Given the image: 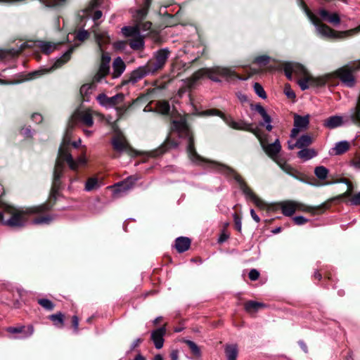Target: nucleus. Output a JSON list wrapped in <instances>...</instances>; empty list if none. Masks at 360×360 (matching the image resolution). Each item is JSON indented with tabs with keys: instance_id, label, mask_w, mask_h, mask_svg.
I'll return each mask as SVG.
<instances>
[{
	"instance_id": "obj_1",
	"label": "nucleus",
	"mask_w": 360,
	"mask_h": 360,
	"mask_svg": "<svg viewBox=\"0 0 360 360\" xmlns=\"http://www.w3.org/2000/svg\"><path fill=\"white\" fill-rule=\"evenodd\" d=\"M71 139L69 135V129L65 132L62 143L58 149V158L53 171V179L51 195L56 198L60 188V179L62 176L64 169V162H65L70 169L76 171L79 167L85 165L87 160L84 155H80L75 160L71 154Z\"/></svg>"
},
{
	"instance_id": "obj_2",
	"label": "nucleus",
	"mask_w": 360,
	"mask_h": 360,
	"mask_svg": "<svg viewBox=\"0 0 360 360\" xmlns=\"http://www.w3.org/2000/svg\"><path fill=\"white\" fill-rule=\"evenodd\" d=\"M92 32L94 34V37L98 46V51L101 53L98 70L94 77V81L101 82L103 79L110 72L111 58L108 53L104 52L103 49L104 44L109 43L110 37L106 32H100L94 27L92 28Z\"/></svg>"
},
{
	"instance_id": "obj_3",
	"label": "nucleus",
	"mask_w": 360,
	"mask_h": 360,
	"mask_svg": "<svg viewBox=\"0 0 360 360\" xmlns=\"http://www.w3.org/2000/svg\"><path fill=\"white\" fill-rule=\"evenodd\" d=\"M47 205L42 204L37 206L22 207L13 212L11 217L4 219L3 213L0 212V222L11 227H22L26 224L30 215L37 214L48 210Z\"/></svg>"
},
{
	"instance_id": "obj_4",
	"label": "nucleus",
	"mask_w": 360,
	"mask_h": 360,
	"mask_svg": "<svg viewBox=\"0 0 360 360\" xmlns=\"http://www.w3.org/2000/svg\"><path fill=\"white\" fill-rule=\"evenodd\" d=\"M306 14L311 22L315 26L317 34L321 37L327 39H342L355 34V30H354V29L337 32L329 26L321 23L318 18L310 11L306 10Z\"/></svg>"
},
{
	"instance_id": "obj_5",
	"label": "nucleus",
	"mask_w": 360,
	"mask_h": 360,
	"mask_svg": "<svg viewBox=\"0 0 360 360\" xmlns=\"http://www.w3.org/2000/svg\"><path fill=\"white\" fill-rule=\"evenodd\" d=\"M96 115H98V114L89 108L75 111L68 122L65 132L69 129V135L71 137L72 129L77 124L91 127L94 123V118Z\"/></svg>"
},
{
	"instance_id": "obj_6",
	"label": "nucleus",
	"mask_w": 360,
	"mask_h": 360,
	"mask_svg": "<svg viewBox=\"0 0 360 360\" xmlns=\"http://www.w3.org/2000/svg\"><path fill=\"white\" fill-rule=\"evenodd\" d=\"M360 70V62L356 65H345L340 68L333 72L328 73L327 75H332L333 76L330 78V82L338 77L341 81L342 84L349 88H353L355 86L356 80L354 76V72Z\"/></svg>"
},
{
	"instance_id": "obj_7",
	"label": "nucleus",
	"mask_w": 360,
	"mask_h": 360,
	"mask_svg": "<svg viewBox=\"0 0 360 360\" xmlns=\"http://www.w3.org/2000/svg\"><path fill=\"white\" fill-rule=\"evenodd\" d=\"M200 114L202 115H206V116H212V115L219 116L226 122V124L228 126H229L230 127H231L234 129L251 131L254 134H255L257 136H258L257 130L254 129L252 127L251 124H248V123L244 122L243 121L236 122L231 117L226 116L221 112H220L216 109L205 110V111L202 112Z\"/></svg>"
},
{
	"instance_id": "obj_8",
	"label": "nucleus",
	"mask_w": 360,
	"mask_h": 360,
	"mask_svg": "<svg viewBox=\"0 0 360 360\" xmlns=\"http://www.w3.org/2000/svg\"><path fill=\"white\" fill-rule=\"evenodd\" d=\"M214 165L217 167L219 171L221 172V174L226 176H233L236 182L239 184L240 188L247 198H249L253 201L257 197L252 192V191L248 187L241 176L237 174L233 169L224 164L215 163Z\"/></svg>"
},
{
	"instance_id": "obj_9",
	"label": "nucleus",
	"mask_w": 360,
	"mask_h": 360,
	"mask_svg": "<svg viewBox=\"0 0 360 360\" xmlns=\"http://www.w3.org/2000/svg\"><path fill=\"white\" fill-rule=\"evenodd\" d=\"M170 54L168 48L160 49L153 53V60H149L146 64L155 75L165 67Z\"/></svg>"
},
{
	"instance_id": "obj_10",
	"label": "nucleus",
	"mask_w": 360,
	"mask_h": 360,
	"mask_svg": "<svg viewBox=\"0 0 360 360\" xmlns=\"http://www.w3.org/2000/svg\"><path fill=\"white\" fill-rule=\"evenodd\" d=\"M204 74L207 75L211 80L215 82H221L219 77L226 79H231L237 77L235 72L229 68L216 66L212 68H207L202 70Z\"/></svg>"
},
{
	"instance_id": "obj_11",
	"label": "nucleus",
	"mask_w": 360,
	"mask_h": 360,
	"mask_svg": "<svg viewBox=\"0 0 360 360\" xmlns=\"http://www.w3.org/2000/svg\"><path fill=\"white\" fill-rule=\"evenodd\" d=\"M180 134L181 136H184L186 139L187 153L190 160L195 164H200L202 162L206 161L195 151L194 148L193 136L189 129L186 126H184L180 131Z\"/></svg>"
},
{
	"instance_id": "obj_12",
	"label": "nucleus",
	"mask_w": 360,
	"mask_h": 360,
	"mask_svg": "<svg viewBox=\"0 0 360 360\" xmlns=\"http://www.w3.org/2000/svg\"><path fill=\"white\" fill-rule=\"evenodd\" d=\"M332 75H324L318 77H314L311 75H307L304 76L302 79L298 81V84L302 91H304L310 86H323L330 82V78Z\"/></svg>"
},
{
	"instance_id": "obj_13",
	"label": "nucleus",
	"mask_w": 360,
	"mask_h": 360,
	"mask_svg": "<svg viewBox=\"0 0 360 360\" xmlns=\"http://www.w3.org/2000/svg\"><path fill=\"white\" fill-rule=\"evenodd\" d=\"M73 51V47L70 48L62 56L59 58H57L54 63L49 68H43L36 71L32 72L31 75V79L36 78L39 76L43 75L44 74L49 73L56 69H58L63 66L65 63H67L70 59L71 53Z\"/></svg>"
},
{
	"instance_id": "obj_14",
	"label": "nucleus",
	"mask_w": 360,
	"mask_h": 360,
	"mask_svg": "<svg viewBox=\"0 0 360 360\" xmlns=\"http://www.w3.org/2000/svg\"><path fill=\"white\" fill-rule=\"evenodd\" d=\"M154 74L149 68L148 65L146 63L143 65L139 66L134 69L130 73L129 78L123 81V84H135L139 81L141 80L146 76L153 75Z\"/></svg>"
},
{
	"instance_id": "obj_15",
	"label": "nucleus",
	"mask_w": 360,
	"mask_h": 360,
	"mask_svg": "<svg viewBox=\"0 0 360 360\" xmlns=\"http://www.w3.org/2000/svg\"><path fill=\"white\" fill-rule=\"evenodd\" d=\"M260 141L261 146L266 154L274 162L279 160L278 154L281 150V145L278 139H276L272 143H266L259 136H257Z\"/></svg>"
},
{
	"instance_id": "obj_16",
	"label": "nucleus",
	"mask_w": 360,
	"mask_h": 360,
	"mask_svg": "<svg viewBox=\"0 0 360 360\" xmlns=\"http://www.w3.org/2000/svg\"><path fill=\"white\" fill-rule=\"evenodd\" d=\"M283 70L285 76L289 79H292V75L293 73L300 77H304L308 75L307 69L302 65L293 62L284 63Z\"/></svg>"
},
{
	"instance_id": "obj_17",
	"label": "nucleus",
	"mask_w": 360,
	"mask_h": 360,
	"mask_svg": "<svg viewBox=\"0 0 360 360\" xmlns=\"http://www.w3.org/2000/svg\"><path fill=\"white\" fill-rule=\"evenodd\" d=\"M309 124V115L300 116L295 114L294 115V127L291 130L290 137L295 138L301 131L307 129Z\"/></svg>"
},
{
	"instance_id": "obj_18",
	"label": "nucleus",
	"mask_w": 360,
	"mask_h": 360,
	"mask_svg": "<svg viewBox=\"0 0 360 360\" xmlns=\"http://www.w3.org/2000/svg\"><path fill=\"white\" fill-rule=\"evenodd\" d=\"M96 98L101 105L110 108L122 103L124 99V95L123 94H117L112 97H108L105 94H101Z\"/></svg>"
},
{
	"instance_id": "obj_19",
	"label": "nucleus",
	"mask_w": 360,
	"mask_h": 360,
	"mask_svg": "<svg viewBox=\"0 0 360 360\" xmlns=\"http://www.w3.org/2000/svg\"><path fill=\"white\" fill-rule=\"evenodd\" d=\"M6 330L11 334H20V336L14 338L25 339L32 336L34 333V327L32 325L25 326L20 325L18 326H10L6 328Z\"/></svg>"
},
{
	"instance_id": "obj_20",
	"label": "nucleus",
	"mask_w": 360,
	"mask_h": 360,
	"mask_svg": "<svg viewBox=\"0 0 360 360\" xmlns=\"http://www.w3.org/2000/svg\"><path fill=\"white\" fill-rule=\"evenodd\" d=\"M281 209L282 210V213L285 216H292L297 210H305L304 205L300 202L296 201H284L281 204Z\"/></svg>"
},
{
	"instance_id": "obj_21",
	"label": "nucleus",
	"mask_w": 360,
	"mask_h": 360,
	"mask_svg": "<svg viewBox=\"0 0 360 360\" xmlns=\"http://www.w3.org/2000/svg\"><path fill=\"white\" fill-rule=\"evenodd\" d=\"M134 183V181L132 180V178L129 177L126 181L117 184L113 191V197L118 198L122 197L123 195L127 194V192L133 187Z\"/></svg>"
},
{
	"instance_id": "obj_22",
	"label": "nucleus",
	"mask_w": 360,
	"mask_h": 360,
	"mask_svg": "<svg viewBox=\"0 0 360 360\" xmlns=\"http://www.w3.org/2000/svg\"><path fill=\"white\" fill-rule=\"evenodd\" d=\"M111 143L113 148L119 153H122L130 148L129 143L122 134H118L114 136L111 141Z\"/></svg>"
},
{
	"instance_id": "obj_23",
	"label": "nucleus",
	"mask_w": 360,
	"mask_h": 360,
	"mask_svg": "<svg viewBox=\"0 0 360 360\" xmlns=\"http://www.w3.org/2000/svg\"><path fill=\"white\" fill-rule=\"evenodd\" d=\"M166 333L165 326L160 327L151 332V340H153L156 349H160L164 345V335Z\"/></svg>"
},
{
	"instance_id": "obj_24",
	"label": "nucleus",
	"mask_w": 360,
	"mask_h": 360,
	"mask_svg": "<svg viewBox=\"0 0 360 360\" xmlns=\"http://www.w3.org/2000/svg\"><path fill=\"white\" fill-rule=\"evenodd\" d=\"M151 2L152 0H144L143 7L136 10L132 13L133 20L135 23H138L145 20L148 15V9L150 6Z\"/></svg>"
},
{
	"instance_id": "obj_25",
	"label": "nucleus",
	"mask_w": 360,
	"mask_h": 360,
	"mask_svg": "<svg viewBox=\"0 0 360 360\" xmlns=\"http://www.w3.org/2000/svg\"><path fill=\"white\" fill-rule=\"evenodd\" d=\"M348 121L350 122L349 117L345 121L342 116L333 115L324 120L323 126L328 129H332L343 125Z\"/></svg>"
},
{
	"instance_id": "obj_26",
	"label": "nucleus",
	"mask_w": 360,
	"mask_h": 360,
	"mask_svg": "<svg viewBox=\"0 0 360 360\" xmlns=\"http://www.w3.org/2000/svg\"><path fill=\"white\" fill-rule=\"evenodd\" d=\"M345 181L347 185V190L344 193L340 195L339 198H342L351 197V198L349 199L350 205H360V191L358 193L352 196V191H353V186L349 181H346V180Z\"/></svg>"
},
{
	"instance_id": "obj_27",
	"label": "nucleus",
	"mask_w": 360,
	"mask_h": 360,
	"mask_svg": "<svg viewBox=\"0 0 360 360\" xmlns=\"http://www.w3.org/2000/svg\"><path fill=\"white\" fill-rule=\"evenodd\" d=\"M100 4V0H92V1L90 3V5L88 8H86L84 12L86 13V15H92V19L95 22V26L98 27V24L96 22V21L100 19L102 17V12L101 11H96L92 14V11L94 8L97 7Z\"/></svg>"
},
{
	"instance_id": "obj_28",
	"label": "nucleus",
	"mask_w": 360,
	"mask_h": 360,
	"mask_svg": "<svg viewBox=\"0 0 360 360\" xmlns=\"http://www.w3.org/2000/svg\"><path fill=\"white\" fill-rule=\"evenodd\" d=\"M319 15L323 20L327 21L333 25H336L340 22V18L336 13H330L326 9L321 8L319 11Z\"/></svg>"
},
{
	"instance_id": "obj_29",
	"label": "nucleus",
	"mask_w": 360,
	"mask_h": 360,
	"mask_svg": "<svg viewBox=\"0 0 360 360\" xmlns=\"http://www.w3.org/2000/svg\"><path fill=\"white\" fill-rule=\"evenodd\" d=\"M126 69V65L120 57H117L112 62V78H118Z\"/></svg>"
},
{
	"instance_id": "obj_30",
	"label": "nucleus",
	"mask_w": 360,
	"mask_h": 360,
	"mask_svg": "<svg viewBox=\"0 0 360 360\" xmlns=\"http://www.w3.org/2000/svg\"><path fill=\"white\" fill-rule=\"evenodd\" d=\"M350 148V143L347 141L337 142L335 146L329 151L330 155H339L347 152Z\"/></svg>"
},
{
	"instance_id": "obj_31",
	"label": "nucleus",
	"mask_w": 360,
	"mask_h": 360,
	"mask_svg": "<svg viewBox=\"0 0 360 360\" xmlns=\"http://www.w3.org/2000/svg\"><path fill=\"white\" fill-rule=\"evenodd\" d=\"M255 110L262 117L264 120V122L261 123V125L266 124V129L267 131H270L272 130L271 117L267 114L266 110L263 106L259 104L255 105Z\"/></svg>"
},
{
	"instance_id": "obj_32",
	"label": "nucleus",
	"mask_w": 360,
	"mask_h": 360,
	"mask_svg": "<svg viewBox=\"0 0 360 360\" xmlns=\"http://www.w3.org/2000/svg\"><path fill=\"white\" fill-rule=\"evenodd\" d=\"M36 46L40 49V50L45 54H49L54 51L58 45V44L39 40L35 42Z\"/></svg>"
},
{
	"instance_id": "obj_33",
	"label": "nucleus",
	"mask_w": 360,
	"mask_h": 360,
	"mask_svg": "<svg viewBox=\"0 0 360 360\" xmlns=\"http://www.w3.org/2000/svg\"><path fill=\"white\" fill-rule=\"evenodd\" d=\"M191 245V240L187 237L180 236L175 240V248L178 252H184L188 250Z\"/></svg>"
},
{
	"instance_id": "obj_34",
	"label": "nucleus",
	"mask_w": 360,
	"mask_h": 360,
	"mask_svg": "<svg viewBox=\"0 0 360 360\" xmlns=\"http://www.w3.org/2000/svg\"><path fill=\"white\" fill-rule=\"evenodd\" d=\"M128 44L131 49L133 50H141L144 48V35L143 34H139L136 37H132L131 39H129Z\"/></svg>"
},
{
	"instance_id": "obj_35",
	"label": "nucleus",
	"mask_w": 360,
	"mask_h": 360,
	"mask_svg": "<svg viewBox=\"0 0 360 360\" xmlns=\"http://www.w3.org/2000/svg\"><path fill=\"white\" fill-rule=\"evenodd\" d=\"M317 155V152L314 148H302L297 153V157L304 162L308 161Z\"/></svg>"
},
{
	"instance_id": "obj_36",
	"label": "nucleus",
	"mask_w": 360,
	"mask_h": 360,
	"mask_svg": "<svg viewBox=\"0 0 360 360\" xmlns=\"http://www.w3.org/2000/svg\"><path fill=\"white\" fill-rule=\"evenodd\" d=\"M224 351L227 360H236L238 354V349L236 344L226 345Z\"/></svg>"
},
{
	"instance_id": "obj_37",
	"label": "nucleus",
	"mask_w": 360,
	"mask_h": 360,
	"mask_svg": "<svg viewBox=\"0 0 360 360\" xmlns=\"http://www.w3.org/2000/svg\"><path fill=\"white\" fill-rule=\"evenodd\" d=\"M122 33L127 37H134L140 34L139 25L134 22L133 26H125L122 28Z\"/></svg>"
},
{
	"instance_id": "obj_38",
	"label": "nucleus",
	"mask_w": 360,
	"mask_h": 360,
	"mask_svg": "<svg viewBox=\"0 0 360 360\" xmlns=\"http://www.w3.org/2000/svg\"><path fill=\"white\" fill-rule=\"evenodd\" d=\"M297 148L302 149L311 145L313 142V139L309 134H304L297 140Z\"/></svg>"
},
{
	"instance_id": "obj_39",
	"label": "nucleus",
	"mask_w": 360,
	"mask_h": 360,
	"mask_svg": "<svg viewBox=\"0 0 360 360\" xmlns=\"http://www.w3.org/2000/svg\"><path fill=\"white\" fill-rule=\"evenodd\" d=\"M264 304L261 302L255 301H249L245 303V309L249 313H254L258 311L260 307H264Z\"/></svg>"
},
{
	"instance_id": "obj_40",
	"label": "nucleus",
	"mask_w": 360,
	"mask_h": 360,
	"mask_svg": "<svg viewBox=\"0 0 360 360\" xmlns=\"http://www.w3.org/2000/svg\"><path fill=\"white\" fill-rule=\"evenodd\" d=\"M280 168L285 172L286 174L289 175H293V172H295V169L292 167L289 164L285 162L283 159L280 158L279 160L275 162Z\"/></svg>"
},
{
	"instance_id": "obj_41",
	"label": "nucleus",
	"mask_w": 360,
	"mask_h": 360,
	"mask_svg": "<svg viewBox=\"0 0 360 360\" xmlns=\"http://www.w3.org/2000/svg\"><path fill=\"white\" fill-rule=\"evenodd\" d=\"M49 319L53 322V324L58 327L62 328L64 324V316L62 313L59 312L56 314H52Z\"/></svg>"
},
{
	"instance_id": "obj_42",
	"label": "nucleus",
	"mask_w": 360,
	"mask_h": 360,
	"mask_svg": "<svg viewBox=\"0 0 360 360\" xmlns=\"http://www.w3.org/2000/svg\"><path fill=\"white\" fill-rule=\"evenodd\" d=\"M157 110L163 115H167L169 112L170 105L167 101H158L156 104Z\"/></svg>"
},
{
	"instance_id": "obj_43",
	"label": "nucleus",
	"mask_w": 360,
	"mask_h": 360,
	"mask_svg": "<svg viewBox=\"0 0 360 360\" xmlns=\"http://www.w3.org/2000/svg\"><path fill=\"white\" fill-rule=\"evenodd\" d=\"M316 177L321 180L326 179L328 174V169L323 166H318L314 169Z\"/></svg>"
},
{
	"instance_id": "obj_44",
	"label": "nucleus",
	"mask_w": 360,
	"mask_h": 360,
	"mask_svg": "<svg viewBox=\"0 0 360 360\" xmlns=\"http://www.w3.org/2000/svg\"><path fill=\"white\" fill-rule=\"evenodd\" d=\"M55 219L54 216L52 215H46L41 217H38L34 219L32 221L34 224H49L51 221H53Z\"/></svg>"
},
{
	"instance_id": "obj_45",
	"label": "nucleus",
	"mask_w": 360,
	"mask_h": 360,
	"mask_svg": "<svg viewBox=\"0 0 360 360\" xmlns=\"http://www.w3.org/2000/svg\"><path fill=\"white\" fill-rule=\"evenodd\" d=\"M99 187L98 181L96 178L92 177L89 178L85 184V191H91L92 190L96 189Z\"/></svg>"
},
{
	"instance_id": "obj_46",
	"label": "nucleus",
	"mask_w": 360,
	"mask_h": 360,
	"mask_svg": "<svg viewBox=\"0 0 360 360\" xmlns=\"http://www.w3.org/2000/svg\"><path fill=\"white\" fill-rule=\"evenodd\" d=\"M184 342L188 345L192 353L196 356H201V351L199 347L193 342L189 340H185Z\"/></svg>"
},
{
	"instance_id": "obj_47",
	"label": "nucleus",
	"mask_w": 360,
	"mask_h": 360,
	"mask_svg": "<svg viewBox=\"0 0 360 360\" xmlns=\"http://www.w3.org/2000/svg\"><path fill=\"white\" fill-rule=\"evenodd\" d=\"M253 88L255 90V92L259 98H261L262 99H265L266 98V92H265L263 86L260 84L255 82L253 85Z\"/></svg>"
},
{
	"instance_id": "obj_48",
	"label": "nucleus",
	"mask_w": 360,
	"mask_h": 360,
	"mask_svg": "<svg viewBox=\"0 0 360 360\" xmlns=\"http://www.w3.org/2000/svg\"><path fill=\"white\" fill-rule=\"evenodd\" d=\"M79 91L82 96H83L84 101H88V98H86L85 97H87L91 94V85L89 84H85L82 85L80 88Z\"/></svg>"
},
{
	"instance_id": "obj_49",
	"label": "nucleus",
	"mask_w": 360,
	"mask_h": 360,
	"mask_svg": "<svg viewBox=\"0 0 360 360\" xmlns=\"http://www.w3.org/2000/svg\"><path fill=\"white\" fill-rule=\"evenodd\" d=\"M38 303L45 309L51 311L54 308V304L48 299H39Z\"/></svg>"
},
{
	"instance_id": "obj_50",
	"label": "nucleus",
	"mask_w": 360,
	"mask_h": 360,
	"mask_svg": "<svg viewBox=\"0 0 360 360\" xmlns=\"http://www.w3.org/2000/svg\"><path fill=\"white\" fill-rule=\"evenodd\" d=\"M136 25H139L140 33L150 30L152 26V23L150 21L143 20L136 23Z\"/></svg>"
},
{
	"instance_id": "obj_51",
	"label": "nucleus",
	"mask_w": 360,
	"mask_h": 360,
	"mask_svg": "<svg viewBox=\"0 0 360 360\" xmlns=\"http://www.w3.org/2000/svg\"><path fill=\"white\" fill-rule=\"evenodd\" d=\"M65 1L66 0H43V2L46 6L53 7L63 4Z\"/></svg>"
},
{
	"instance_id": "obj_52",
	"label": "nucleus",
	"mask_w": 360,
	"mask_h": 360,
	"mask_svg": "<svg viewBox=\"0 0 360 360\" xmlns=\"http://www.w3.org/2000/svg\"><path fill=\"white\" fill-rule=\"evenodd\" d=\"M270 58L268 56H261L255 59V62L260 65H264L269 63Z\"/></svg>"
},
{
	"instance_id": "obj_53",
	"label": "nucleus",
	"mask_w": 360,
	"mask_h": 360,
	"mask_svg": "<svg viewBox=\"0 0 360 360\" xmlns=\"http://www.w3.org/2000/svg\"><path fill=\"white\" fill-rule=\"evenodd\" d=\"M88 36L89 32L84 30H79L76 34L77 39L79 41L85 40L88 37Z\"/></svg>"
},
{
	"instance_id": "obj_54",
	"label": "nucleus",
	"mask_w": 360,
	"mask_h": 360,
	"mask_svg": "<svg viewBox=\"0 0 360 360\" xmlns=\"http://www.w3.org/2000/svg\"><path fill=\"white\" fill-rule=\"evenodd\" d=\"M233 220H234L235 226H236L237 231H238L239 232L241 231V229H242L241 218L236 214H233Z\"/></svg>"
},
{
	"instance_id": "obj_55",
	"label": "nucleus",
	"mask_w": 360,
	"mask_h": 360,
	"mask_svg": "<svg viewBox=\"0 0 360 360\" xmlns=\"http://www.w3.org/2000/svg\"><path fill=\"white\" fill-rule=\"evenodd\" d=\"M284 93L285 96L288 98H295V92L291 89L289 85H286L284 89Z\"/></svg>"
},
{
	"instance_id": "obj_56",
	"label": "nucleus",
	"mask_w": 360,
	"mask_h": 360,
	"mask_svg": "<svg viewBox=\"0 0 360 360\" xmlns=\"http://www.w3.org/2000/svg\"><path fill=\"white\" fill-rule=\"evenodd\" d=\"M259 209L264 210L266 207V204L265 202H264L262 199L257 197L253 201H252Z\"/></svg>"
},
{
	"instance_id": "obj_57",
	"label": "nucleus",
	"mask_w": 360,
	"mask_h": 360,
	"mask_svg": "<svg viewBox=\"0 0 360 360\" xmlns=\"http://www.w3.org/2000/svg\"><path fill=\"white\" fill-rule=\"evenodd\" d=\"M259 276V272L257 269H251L250 271V272H249V278L251 281H256V280H257Z\"/></svg>"
},
{
	"instance_id": "obj_58",
	"label": "nucleus",
	"mask_w": 360,
	"mask_h": 360,
	"mask_svg": "<svg viewBox=\"0 0 360 360\" xmlns=\"http://www.w3.org/2000/svg\"><path fill=\"white\" fill-rule=\"evenodd\" d=\"M293 221L297 225H302L308 221V219L303 216H296L293 218Z\"/></svg>"
},
{
	"instance_id": "obj_59",
	"label": "nucleus",
	"mask_w": 360,
	"mask_h": 360,
	"mask_svg": "<svg viewBox=\"0 0 360 360\" xmlns=\"http://www.w3.org/2000/svg\"><path fill=\"white\" fill-rule=\"evenodd\" d=\"M32 120L36 123L41 122L43 117L41 114L34 113L32 115Z\"/></svg>"
},
{
	"instance_id": "obj_60",
	"label": "nucleus",
	"mask_w": 360,
	"mask_h": 360,
	"mask_svg": "<svg viewBox=\"0 0 360 360\" xmlns=\"http://www.w3.org/2000/svg\"><path fill=\"white\" fill-rule=\"evenodd\" d=\"M72 326L76 332L78 330V326H79V319L77 316H72Z\"/></svg>"
},
{
	"instance_id": "obj_61",
	"label": "nucleus",
	"mask_w": 360,
	"mask_h": 360,
	"mask_svg": "<svg viewBox=\"0 0 360 360\" xmlns=\"http://www.w3.org/2000/svg\"><path fill=\"white\" fill-rule=\"evenodd\" d=\"M250 215L255 222L259 223L260 221L259 217L255 213L253 209L250 210Z\"/></svg>"
},
{
	"instance_id": "obj_62",
	"label": "nucleus",
	"mask_w": 360,
	"mask_h": 360,
	"mask_svg": "<svg viewBox=\"0 0 360 360\" xmlns=\"http://www.w3.org/2000/svg\"><path fill=\"white\" fill-rule=\"evenodd\" d=\"M171 360H178L179 359V352L176 349L172 350L170 354Z\"/></svg>"
},
{
	"instance_id": "obj_63",
	"label": "nucleus",
	"mask_w": 360,
	"mask_h": 360,
	"mask_svg": "<svg viewBox=\"0 0 360 360\" xmlns=\"http://www.w3.org/2000/svg\"><path fill=\"white\" fill-rule=\"evenodd\" d=\"M129 106H123L117 108V111L120 115H123L128 109Z\"/></svg>"
},
{
	"instance_id": "obj_64",
	"label": "nucleus",
	"mask_w": 360,
	"mask_h": 360,
	"mask_svg": "<svg viewBox=\"0 0 360 360\" xmlns=\"http://www.w3.org/2000/svg\"><path fill=\"white\" fill-rule=\"evenodd\" d=\"M229 238V236L226 235V233H222L220 237L219 238V240L218 241L219 243H224V241H226Z\"/></svg>"
}]
</instances>
